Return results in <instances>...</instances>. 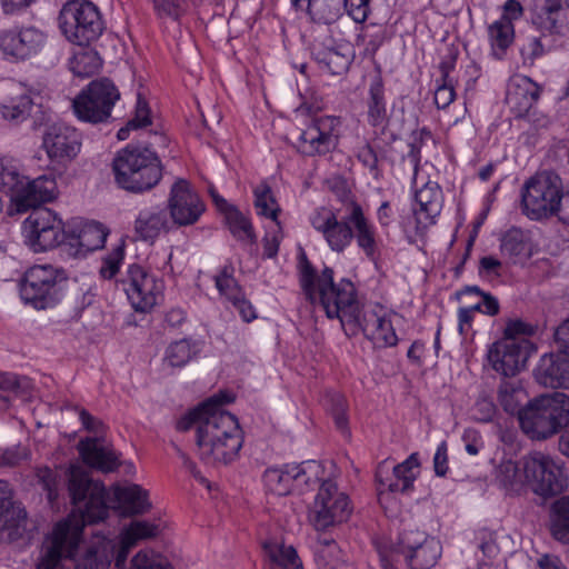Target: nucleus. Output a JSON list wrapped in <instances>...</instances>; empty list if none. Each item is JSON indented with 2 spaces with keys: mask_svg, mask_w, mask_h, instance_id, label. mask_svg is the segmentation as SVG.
<instances>
[{
  "mask_svg": "<svg viewBox=\"0 0 569 569\" xmlns=\"http://www.w3.org/2000/svg\"><path fill=\"white\" fill-rule=\"evenodd\" d=\"M68 491L80 517L69 516L53 526L42 542L37 569H56L62 559H73L83 540L84 526L102 521L108 516L106 487L92 480L80 467L69 469Z\"/></svg>",
  "mask_w": 569,
  "mask_h": 569,
  "instance_id": "f257e3e1",
  "label": "nucleus"
},
{
  "mask_svg": "<svg viewBox=\"0 0 569 569\" xmlns=\"http://www.w3.org/2000/svg\"><path fill=\"white\" fill-rule=\"evenodd\" d=\"M299 284L308 301L319 306L329 319H338L343 331L356 328V316L362 309L355 284L346 278L335 282V271L325 267L319 273L302 252L298 262Z\"/></svg>",
  "mask_w": 569,
  "mask_h": 569,
  "instance_id": "f03ea898",
  "label": "nucleus"
},
{
  "mask_svg": "<svg viewBox=\"0 0 569 569\" xmlns=\"http://www.w3.org/2000/svg\"><path fill=\"white\" fill-rule=\"evenodd\" d=\"M207 418L198 428L197 447L199 457L208 465H228L239 455L243 445L242 432L238 419L222 409L233 401L228 392H219Z\"/></svg>",
  "mask_w": 569,
  "mask_h": 569,
  "instance_id": "7ed1b4c3",
  "label": "nucleus"
},
{
  "mask_svg": "<svg viewBox=\"0 0 569 569\" xmlns=\"http://www.w3.org/2000/svg\"><path fill=\"white\" fill-rule=\"evenodd\" d=\"M349 209V212L339 214L321 207L312 212L309 220L313 229L323 236L332 251H345L352 239H356L365 254L373 259L378 250L376 228L366 217L361 204L351 203Z\"/></svg>",
  "mask_w": 569,
  "mask_h": 569,
  "instance_id": "20e7f679",
  "label": "nucleus"
},
{
  "mask_svg": "<svg viewBox=\"0 0 569 569\" xmlns=\"http://www.w3.org/2000/svg\"><path fill=\"white\" fill-rule=\"evenodd\" d=\"M522 432L531 440H547L569 426V396L565 392L541 395L518 410Z\"/></svg>",
  "mask_w": 569,
  "mask_h": 569,
  "instance_id": "39448f33",
  "label": "nucleus"
},
{
  "mask_svg": "<svg viewBox=\"0 0 569 569\" xmlns=\"http://www.w3.org/2000/svg\"><path fill=\"white\" fill-rule=\"evenodd\" d=\"M117 184L129 192L142 193L154 188L162 178V166L149 148L127 146L112 161Z\"/></svg>",
  "mask_w": 569,
  "mask_h": 569,
  "instance_id": "423d86ee",
  "label": "nucleus"
},
{
  "mask_svg": "<svg viewBox=\"0 0 569 569\" xmlns=\"http://www.w3.org/2000/svg\"><path fill=\"white\" fill-rule=\"evenodd\" d=\"M378 551L383 569H396L401 555L409 569H431L439 560L442 547L436 538L417 530L402 533L398 547L379 548Z\"/></svg>",
  "mask_w": 569,
  "mask_h": 569,
  "instance_id": "0eeeda50",
  "label": "nucleus"
},
{
  "mask_svg": "<svg viewBox=\"0 0 569 569\" xmlns=\"http://www.w3.org/2000/svg\"><path fill=\"white\" fill-rule=\"evenodd\" d=\"M59 27L70 42L80 47L96 41L104 30L98 7L88 0L68 1L60 11Z\"/></svg>",
  "mask_w": 569,
  "mask_h": 569,
  "instance_id": "6e6552de",
  "label": "nucleus"
},
{
  "mask_svg": "<svg viewBox=\"0 0 569 569\" xmlns=\"http://www.w3.org/2000/svg\"><path fill=\"white\" fill-rule=\"evenodd\" d=\"M321 466L315 460L301 463H284L264 470L262 480L268 492L287 496L295 491L303 493L320 481Z\"/></svg>",
  "mask_w": 569,
  "mask_h": 569,
  "instance_id": "1a4fd4ad",
  "label": "nucleus"
},
{
  "mask_svg": "<svg viewBox=\"0 0 569 569\" xmlns=\"http://www.w3.org/2000/svg\"><path fill=\"white\" fill-rule=\"evenodd\" d=\"M120 99L114 83L102 78L91 81L72 100V109L77 118L83 122L103 123L111 118L112 109Z\"/></svg>",
  "mask_w": 569,
  "mask_h": 569,
  "instance_id": "9d476101",
  "label": "nucleus"
},
{
  "mask_svg": "<svg viewBox=\"0 0 569 569\" xmlns=\"http://www.w3.org/2000/svg\"><path fill=\"white\" fill-rule=\"evenodd\" d=\"M62 272L50 264L33 266L26 273L20 284L21 299L36 309L53 307L60 300Z\"/></svg>",
  "mask_w": 569,
  "mask_h": 569,
  "instance_id": "9b49d317",
  "label": "nucleus"
},
{
  "mask_svg": "<svg viewBox=\"0 0 569 569\" xmlns=\"http://www.w3.org/2000/svg\"><path fill=\"white\" fill-rule=\"evenodd\" d=\"M26 244L36 253L53 249L66 241L62 219L49 208H38L23 221Z\"/></svg>",
  "mask_w": 569,
  "mask_h": 569,
  "instance_id": "f8f14e48",
  "label": "nucleus"
},
{
  "mask_svg": "<svg viewBox=\"0 0 569 569\" xmlns=\"http://www.w3.org/2000/svg\"><path fill=\"white\" fill-rule=\"evenodd\" d=\"M136 311L147 312L158 302L163 291V282L140 264L128 266L126 272L117 280Z\"/></svg>",
  "mask_w": 569,
  "mask_h": 569,
  "instance_id": "ddd939ff",
  "label": "nucleus"
},
{
  "mask_svg": "<svg viewBox=\"0 0 569 569\" xmlns=\"http://www.w3.org/2000/svg\"><path fill=\"white\" fill-rule=\"evenodd\" d=\"M560 179L552 172H542L529 179L521 193L522 210L532 220L547 218L556 212Z\"/></svg>",
  "mask_w": 569,
  "mask_h": 569,
  "instance_id": "4468645a",
  "label": "nucleus"
},
{
  "mask_svg": "<svg viewBox=\"0 0 569 569\" xmlns=\"http://www.w3.org/2000/svg\"><path fill=\"white\" fill-rule=\"evenodd\" d=\"M47 33L32 24L12 26L0 31V51L12 62L27 61L38 56L46 47Z\"/></svg>",
  "mask_w": 569,
  "mask_h": 569,
  "instance_id": "2eb2a0df",
  "label": "nucleus"
},
{
  "mask_svg": "<svg viewBox=\"0 0 569 569\" xmlns=\"http://www.w3.org/2000/svg\"><path fill=\"white\" fill-rule=\"evenodd\" d=\"M356 328L350 326L345 333L355 337L360 331L377 349L392 348L398 345V336L391 319L381 305L363 307L356 316Z\"/></svg>",
  "mask_w": 569,
  "mask_h": 569,
  "instance_id": "dca6fc26",
  "label": "nucleus"
},
{
  "mask_svg": "<svg viewBox=\"0 0 569 569\" xmlns=\"http://www.w3.org/2000/svg\"><path fill=\"white\" fill-rule=\"evenodd\" d=\"M525 480L540 496L560 493L566 487V479L560 466L548 455L535 451L523 459Z\"/></svg>",
  "mask_w": 569,
  "mask_h": 569,
  "instance_id": "f3484780",
  "label": "nucleus"
},
{
  "mask_svg": "<svg viewBox=\"0 0 569 569\" xmlns=\"http://www.w3.org/2000/svg\"><path fill=\"white\" fill-rule=\"evenodd\" d=\"M341 127L342 119L338 116L313 118L298 138V150L308 157L333 151L339 144Z\"/></svg>",
  "mask_w": 569,
  "mask_h": 569,
  "instance_id": "a211bd4d",
  "label": "nucleus"
},
{
  "mask_svg": "<svg viewBox=\"0 0 569 569\" xmlns=\"http://www.w3.org/2000/svg\"><path fill=\"white\" fill-rule=\"evenodd\" d=\"M350 515L349 500L343 492H339L336 482L325 480L319 487L315 498L310 519L317 530L346 521Z\"/></svg>",
  "mask_w": 569,
  "mask_h": 569,
  "instance_id": "6ab92c4d",
  "label": "nucleus"
},
{
  "mask_svg": "<svg viewBox=\"0 0 569 569\" xmlns=\"http://www.w3.org/2000/svg\"><path fill=\"white\" fill-rule=\"evenodd\" d=\"M167 211L171 224L189 227L196 224L206 211L199 193L186 179H177L170 188Z\"/></svg>",
  "mask_w": 569,
  "mask_h": 569,
  "instance_id": "aec40b11",
  "label": "nucleus"
},
{
  "mask_svg": "<svg viewBox=\"0 0 569 569\" xmlns=\"http://www.w3.org/2000/svg\"><path fill=\"white\" fill-rule=\"evenodd\" d=\"M530 352L531 343L527 339H502L490 347L488 360L498 373L513 377L526 367Z\"/></svg>",
  "mask_w": 569,
  "mask_h": 569,
  "instance_id": "412c9836",
  "label": "nucleus"
},
{
  "mask_svg": "<svg viewBox=\"0 0 569 569\" xmlns=\"http://www.w3.org/2000/svg\"><path fill=\"white\" fill-rule=\"evenodd\" d=\"M81 133L66 123H52L47 127L42 137V147L53 162L66 164L80 152Z\"/></svg>",
  "mask_w": 569,
  "mask_h": 569,
  "instance_id": "4be33fe9",
  "label": "nucleus"
},
{
  "mask_svg": "<svg viewBox=\"0 0 569 569\" xmlns=\"http://www.w3.org/2000/svg\"><path fill=\"white\" fill-rule=\"evenodd\" d=\"M413 208L415 231L421 233L436 222L442 208V190L437 182L428 181L416 191Z\"/></svg>",
  "mask_w": 569,
  "mask_h": 569,
  "instance_id": "5701e85b",
  "label": "nucleus"
},
{
  "mask_svg": "<svg viewBox=\"0 0 569 569\" xmlns=\"http://www.w3.org/2000/svg\"><path fill=\"white\" fill-rule=\"evenodd\" d=\"M57 192V182L51 176H40L31 181L26 178L18 193L16 211L22 213L41 208L42 203L52 201Z\"/></svg>",
  "mask_w": 569,
  "mask_h": 569,
  "instance_id": "b1692460",
  "label": "nucleus"
},
{
  "mask_svg": "<svg viewBox=\"0 0 569 569\" xmlns=\"http://www.w3.org/2000/svg\"><path fill=\"white\" fill-rule=\"evenodd\" d=\"M171 226L167 209L153 204L138 211L133 221V232L137 239L153 243L161 233L169 232Z\"/></svg>",
  "mask_w": 569,
  "mask_h": 569,
  "instance_id": "393cba45",
  "label": "nucleus"
},
{
  "mask_svg": "<svg viewBox=\"0 0 569 569\" xmlns=\"http://www.w3.org/2000/svg\"><path fill=\"white\" fill-rule=\"evenodd\" d=\"M569 355H543L536 367V381L550 388H569Z\"/></svg>",
  "mask_w": 569,
  "mask_h": 569,
  "instance_id": "a878e982",
  "label": "nucleus"
},
{
  "mask_svg": "<svg viewBox=\"0 0 569 569\" xmlns=\"http://www.w3.org/2000/svg\"><path fill=\"white\" fill-rule=\"evenodd\" d=\"M365 106L368 124L383 133L390 118L387 109L385 83L379 73L375 74L370 80Z\"/></svg>",
  "mask_w": 569,
  "mask_h": 569,
  "instance_id": "bb28decb",
  "label": "nucleus"
},
{
  "mask_svg": "<svg viewBox=\"0 0 569 569\" xmlns=\"http://www.w3.org/2000/svg\"><path fill=\"white\" fill-rule=\"evenodd\" d=\"M538 28L550 34L565 36L569 32V0H545L536 16Z\"/></svg>",
  "mask_w": 569,
  "mask_h": 569,
  "instance_id": "cd10ccee",
  "label": "nucleus"
},
{
  "mask_svg": "<svg viewBox=\"0 0 569 569\" xmlns=\"http://www.w3.org/2000/svg\"><path fill=\"white\" fill-rule=\"evenodd\" d=\"M34 94H37V91L27 84L12 83L10 96L0 106L2 118L14 123L27 120L34 106Z\"/></svg>",
  "mask_w": 569,
  "mask_h": 569,
  "instance_id": "c85d7f7f",
  "label": "nucleus"
},
{
  "mask_svg": "<svg viewBox=\"0 0 569 569\" xmlns=\"http://www.w3.org/2000/svg\"><path fill=\"white\" fill-rule=\"evenodd\" d=\"M108 232L101 223L87 222L77 233L67 232L66 242L74 256H86L104 246Z\"/></svg>",
  "mask_w": 569,
  "mask_h": 569,
  "instance_id": "c756f323",
  "label": "nucleus"
},
{
  "mask_svg": "<svg viewBox=\"0 0 569 569\" xmlns=\"http://www.w3.org/2000/svg\"><path fill=\"white\" fill-rule=\"evenodd\" d=\"M27 516L22 503L13 499L11 485L0 479V530L24 529Z\"/></svg>",
  "mask_w": 569,
  "mask_h": 569,
  "instance_id": "7c9ffc66",
  "label": "nucleus"
},
{
  "mask_svg": "<svg viewBox=\"0 0 569 569\" xmlns=\"http://www.w3.org/2000/svg\"><path fill=\"white\" fill-rule=\"evenodd\" d=\"M79 453L86 465L102 472L114 471L119 467L117 453L100 445L97 438H86L78 443Z\"/></svg>",
  "mask_w": 569,
  "mask_h": 569,
  "instance_id": "2f4dec72",
  "label": "nucleus"
},
{
  "mask_svg": "<svg viewBox=\"0 0 569 569\" xmlns=\"http://www.w3.org/2000/svg\"><path fill=\"white\" fill-rule=\"evenodd\" d=\"M500 251L512 263H525L535 253L536 248L529 232L512 227L501 238Z\"/></svg>",
  "mask_w": 569,
  "mask_h": 569,
  "instance_id": "473e14b6",
  "label": "nucleus"
},
{
  "mask_svg": "<svg viewBox=\"0 0 569 569\" xmlns=\"http://www.w3.org/2000/svg\"><path fill=\"white\" fill-rule=\"evenodd\" d=\"M159 532L157 525L148 521H132L117 541L116 568L124 569L128 555L132 547L141 539L156 537Z\"/></svg>",
  "mask_w": 569,
  "mask_h": 569,
  "instance_id": "72a5a7b5",
  "label": "nucleus"
},
{
  "mask_svg": "<svg viewBox=\"0 0 569 569\" xmlns=\"http://www.w3.org/2000/svg\"><path fill=\"white\" fill-rule=\"evenodd\" d=\"M117 550V540L102 538L77 559L74 569H109L112 559L116 561Z\"/></svg>",
  "mask_w": 569,
  "mask_h": 569,
  "instance_id": "f704fd0d",
  "label": "nucleus"
},
{
  "mask_svg": "<svg viewBox=\"0 0 569 569\" xmlns=\"http://www.w3.org/2000/svg\"><path fill=\"white\" fill-rule=\"evenodd\" d=\"M117 508L124 516H134L147 512L151 503L148 499V491L139 485L118 486L113 489Z\"/></svg>",
  "mask_w": 569,
  "mask_h": 569,
  "instance_id": "c9c22d12",
  "label": "nucleus"
},
{
  "mask_svg": "<svg viewBox=\"0 0 569 569\" xmlns=\"http://www.w3.org/2000/svg\"><path fill=\"white\" fill-rule=\"evenodd\" d=\"M540 93L541 88L529 77H520L510 86L507 92V101L519 114H522L537 103Z\"/></svg>",
  "mask_w": 569,
  "mask_h": 569,
  "instance_id": "e433bc0d",
  "label": "nucleus"
},
{
  "mask_svg": "<svg viewBox=\"0 0 569 569\" xmlns=\"http://www.w3.org/2000/svg\"><path fill=\"white\" fill-rule=\"evenodd\" d=\"M267 569H303L297 550L278 541L263 542Z\"/></svg>",
  "mask_w": 569,
  "mask_h": 569,
  "instance_id": "4c0bfd02",
  "label": "nucleus"
},
{
  "mask_svg": "<svg viewBox=\"0 0 569 569\" xmlns=\"http://www.w3.org/2000/svg\"><path fill=\"white\" fill-rule=\"evenodd\" d=\"M419 461L416 453H412L403 462L393 467V480L386 483L381 478L382 467L380 466L376 472V478L381 486L387 487L391 492H406L412 488L416 475L415 468H418Z\"/></svg>",
  "mask_w": 569,
  "mask_h": 569,
  "instance_id": "58836bf2",
  "label": "nucleus"
},
{
  "mask_svg": "<svg viewBox=\"0 0 569 569\" xmlns=\"http://www.w3.org/2000/svg\"><path fill=\"white\" fill-rule=\"evenodd\" d=\"M24 179L26 177L20 173V168L16 160L0 157V191L10 197L13 206Z\"/></svg>",
  "mask_w": 569,
  "mask_h": 569,
  "instance_id": "ea45409f",
  "label": "nucleus"
},
{
  "mask_svg": "<svg viewBox=\"0 0 569 569\" xmlns=\"http://www.w3.org/2000/svg\"><path fill=\"white\" fill-rule=\"evenodd\" d=\"M315 558L319 569H347L342 551L333 539L319 538Z\"/></svg>",
  "mask_w": 569,
  "mask_h": 569,
  "instance_id": "a19ab883",
  "label": "nucleus"
},
{
  "mask_svg": "<svg viewBox=\"0 0 569 569\" xmlns=\"http://www.w3.org/2000/svg\"><path fill=\"white\" fill-rule=\"evenodd\" d=\"M488 37L495 57L501 59L515 39L513 23L498 19L488 27Z\"/></svg>",
  "mask_w": 569,
  "mask_h": 569,
  "instance_id": "79ce46f5",
  "label": "nucleus"
},
{
  "mask_svg": "<svg viewBox=\"0 0 569 569\" xmlns=\"http://www.w3.org/2000/svg\"><path fill=\"white\" fill-rule=\"evenodd\" d=\"M343 2L346 0H308L307 11L312 21L331 24L342 16Z\"/></svg>",
  "mask_w": 569,
  "mask_h": 569,
  "instance_id": "37998d69",
  "label": "nucleus"
},
{
  "mask_svg": "<svg viewBox=\"0 0 569 569\" xmlns=\"http://www.w3.org/2000/svg\"><path fill=\"white\" fill-rule=\"evenodd\" d=\"M550 531L556 540L569 543V497H562L552 503Z\"/></svg>",
  "mask_w": 569,
  "mask_h": 569,
  "instance_id": "c03bdc74",
  "label": "nucleus"
},
{
  "mask_svg": "<svg viewBox=\"0 0 569 569\" xmlns=\"http://www.w3.org/2000/svg\"><path fill=\"white\" fill-rule=\"evenodd\" d=\"M224 222L231 234L239 241L253 244L257 241L250 220L237 208L223 214Z\"/></svg>",
  "mask_w": 569,
  "mask_h": 569,
  "instance_id": "a18cd8bd",
  "label": "nucleus"
},
{
  "mask_svg": "<svg viewBox=\"0 0 569 569\" xmlns=\"http://www.w3.org/2000/svg\"><path fill=\"white\" fill-rule=\"evenodd\" d=\"M315 59L320 69L333 76L346 73L352 62L350 54L336 49H323L315 53Z\"/></svg>",
  "mask_w": 569,
  "mask_h": 569,
  "instance_id": "49530a36",
  "label": "nucleus"
},
{
  "mask_svg": "<svg viewBox=\"0 0 569 569\" xmlns=\"http://www.w3.org/2000/svg\"><path fill=\"white\" fill-rule=\"evenodd\" d=\"M325 406L332 417L337 429L341 433L349 436L348 403L346 397L339 392H328L325 398Z\"/></svg>",
  "mask_w": 569,
  "mask_h": 569,
  "instance_id": "de8ad7c7",
  "label": "nucleus"
},
{
  "mask_svg": "<svg viewBox=\"0 0 569 569\" xmlns=\"http://www.w3.org/2000/svg\"><path fill=\"white\" fill-rule=\"evenodd\" d=\"M216 288L221 297L232 302L243 293L241 286L234 278V267L231 263L224 264L213 277Z\"/></svg>",
  "mask_w": 569,
  "mask_h": 569,
  "instance_id": "09e8293b",
  "label": "nucleus"
},
{
  "mask_svg": "<svg viewBox=\"0 0 569 569\" xmlns=\"http://www.w3.org/2000/svg\"><path fill=\"white\" fill-rule=\"evenodd\" d=\"M198 343L191 339L172 342L166 352V359L171 367H183L199 353Z\"/></svg>",
  "mask_w": 569,
  "mask_h": 569,
  "instance_id": "8fccbe9b",
  "label": "nucleus"
},
{
  "mask_svg": "<svg viewBox=\"0 0 569 569\" xmlns=\"http://www.w3.org/2000/svg\"><path fill=\"white\" fill-rule=\"evenodd\" d=\"M253 196L258 214L277 222L280 209L270 186L264 181L260 182L253 189Z\"/></svg>",
  "mask_w": 569,
  "mask_h": 569,
  "instance_id": "3c124183",
  "label": "nucleus"
},
{
  "mask_svg": "<svg viewBox=\"0 0 569 569\" xmlns=\"http://www.w3.org/2000/svg\"><path fill=\"white\" fill-rule=\"evenodd\" d=\"M101 68V59L92 50H81L74 53L70 61V70L74 76L88 78L94 74Z\"/></svg>",
  "mask_w": 569,
  "mask_h": 569,
  "instance_id": "603ef678",
  "label": "nucleus"
},
{
  "mask_svg": "<svg viewBox=\"0 0 569 569\" xmlns=\"http://www.w3.org/2000/svg\"><path fill=\"white\" fill-rule=\"evenodd\" d=\"M216 400H220V396L214 395L208 400L200 403L198 407L189 410L184 416H182L176 425L177 430L179 431H188L192 427H196L198 430L199 426L207 418V413L211 411L213 403ZM198 435L196 436V438Z\"/></svg>",
  "mask_w": 569,
  "mask_h": 569,
  "instance_id": "864d4df0",
  "label": "nucleus"
},
{
  "mask_svg": "<svg viewBox=\"0 0 569 569\" xmlns=\"http://www.w3.org/2000/svg\"><path fill=\"white\" fill-rule=\"evenodd\" d=\"M523 393L521 387L518 383L511 381H501L498 387V401L508 413H518L521 395Z\"/></svg>",
  "mask_w": 569,
  "mask_h": 569,
  "instance_id": "5fc2aeb1",
  "label": "nucleus"
},
{
  "mask_svg": "<svg viewBox=\"0 0 569 569\" xmlns=\"http://www.w3.org/2000/svg\"><path fill=\"white\" fill-rule=\"evenodd\" d=\"M458 300L467 297L476 296L481 299L483 306V313L488 316H496L499 313V301L489 292L482 291L478 286H466L456 292Z\"/></svg>",
  "mask_w": 569,
  "mask_h": 569,
  "instance_id": "6e6d98bb",
  "label": "nucleus"
},
{
  "mask_svg": "<svg viewBox=\"0 0 569 569\" xmlns=\"http://www.w3.org/2000/svg\"><path fill=\"white\" fill-rule=\"evenodd\" d=\"M131 569H172V567L161 555L142 550L132 558Z\"/></svg>",
  "mask_w": 569,
  "mask_h": 569,
  "instance_id": "4d7b16f0",
  "label": "nucleus"
},
{
  "mask_svg": "<svg viewBox=\"0 0 569 569\" xmlns=\"http://www.w3.org/2000/svg\"><path fill=\"white\" fill-rule=\"evenodd\" d=\"M497 413V407L493 400L486 396L481 395L477 398L473 406L470 408L471 418L481 423L491 422Z\"/></svg>",
  "mask_w": 569,
  "mask_h": 569,
  "instance_id": "13d9d810",
  "label": "nucleus"
},
{
  "mask_svg": "<svg viewBox=\"0 0 569 569\" xmlns=\"http://www.w3.org/2000/svg\"><path fill=\"white\" fill-rule=\"evenodd\" d=\"M159 18L179 21L187 10L186 0H153Z\"/></svg>",
  "mask_w": 569,
  "mask_h": 569,
  "instance_id": "bf43d9fd",
  "label": "nucleus"
},
{
  "mask_svg": "<svg viewBox=\"0 0 569 569\" xmlns=\"http://www.w3.org/2000/svg\"><path fill=\"white\" fill-rule=\"evenodd\" d=\"M496 480L505 488H513L522 483L517 462L503 460L496 470Z\"/></svg>",
  "mask_w": 569,
  "mask_h": 569,
  "instance_id": "052dcab7",
  "label": "nucleus"
},
{
  "mask_svg": "<svg viewBox=\"0 0 569 569\" xmlns=\"http://www.w3.org/2000/svg\"><path fill=\"white\" fill-rule=\"evenodd\" d=\"M431 138V132L427 128H422L412 133V141L409 142V150L406 154V159L413 167V170L417 171L420 161H421V147L425 140Z\"/></svg>",
  "mask_w": 569,
  "mask_h": 569,
  "instance_id": "680f3d73",
  "label": "nucleus"
},
{
  "mask_svg": "<svg viewBox=\"0 0 569 569\" xmlns=\"http://www.w3.org/2000/svg\"><path fill=\"white\" fill-rule=\"evenodd\" d=\"M455 80L437 79L435 90V103L438 109L448 108L456 99Z\"/></svg>",
  "mask_w": 569,
  "mask_h": 569,
  "instance_id": "e2e57ef3",
  "label": "nucleus"
},
{
  "mask_svg": "<svg viewBox=\"0 0 569 569\" xmlns=\"http://www.w3.org/2000/svg\"><path fill=\"white\" fill-rule=\"evenodd\" d=\"M30 388V380L12 372H0V390L26 393Z\"/></svg>",
  "mask_w": 569,
  "mask_h": 569,
  "instance_id": "0e129e2a",
  "label": "nucleus"
},
{
  "mask_svg": "<svg viewBox=\"0 0 569 569\" xmlns=\"http://www.w3.org/2000/svg\"><path fill=\"white\" fill-rule=\"evenodd\" d=\"M123 257L124 250L121 247H117L112 252L107 254L101 262L99 270L100 276L103 279H112L119 272Z\"/></svg>",
  "mask_w": 569,
  "mask_h": 569,
  "instance_id": "69168bd1",
  "label": "nucleus"
},
{
  "mask_svg": "<svg viewBox=\"0 0 569 569\" xmlns=\"http://www.w3.org/2000/svg\"><path fill=\"white\" fill-rule=\"evenodd\" d=\"M357 159L369 170L375 179L380 177L378 156L371 144L365 143L361 146L357 151Z\"/></svg>",
  "mask_w": 569,
  "mask_h": 569,
  "instance_id": "338daca9",
  "label": "nucleus"
},
{
  "mask_svg": "<svg viewBox=\"0 0 569 569\" xmlns=\"http://www.w3.org/2000/svg\"><path fill=\"white\" fill-rule=\"evenodd\" d=\"M343 11L357 23L367 20L370 11V0H346Z\"/></svg>",
  "mask_w": 569,
  "mask_h": 569,
  "instance_id": "774afa93",
  "label": "nucleus"
}]
</instances>
